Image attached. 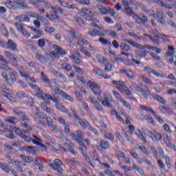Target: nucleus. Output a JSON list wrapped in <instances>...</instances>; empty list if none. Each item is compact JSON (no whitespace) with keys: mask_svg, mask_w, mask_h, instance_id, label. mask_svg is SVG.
Returning a JSON list of instances; mask_svg holds the SVG:
<instances>
[{"mask_svg":"<svg viewBox=\"0 0 176 176\" xmlns=\"http://www.w3.org/2000/svg\"><path fill=\"white\" fill-rule=\"evenodd\" d=\"M4 6L7 9H9V10H19L20 8L30 9L28 5L24 2V0H6L4 2Z\"/></svg>","mask_w":176,"mask_h":176,"instance_id":"1","label":"nucleus"},{"mask_svg":"<svg viewBox=\"0 0 176 176\" xmlns=\"http://www.w3.org/2000/svg\"><path fill=\"white\" fill-rule=\"evenodd\" d=\"M12 112L14 113V115H16L17 117L19 118L21 121V126L22 127H24L25 129H27V130H31V126L28 124V122H30V117L25 114V113L21 111L20 109L17 108L12 109Z\"/></svg>","mask_w":176,"mask_h":176,"instance_id":"2","label":"nucleus"},{"mask_svg":"<svg viewBox=\"0 0 176 176\" xmlns=\"http://www.w3.org/2000/svg\"><path fill=\"white\" fill-rule=\"evenodd\" d=\"M131 85L132 87L135 88V90H136V91H140V93H141L142 97H144L146 100L149 98V96H151V89H149V87H148V86L144 85L143 88H142L141 86H139L134 81H132L131 82Z\"/></svg>","mask_w":176,"mask_h":176,"instance_id":"3","label":"nucleus"},{"mask_svg":"<svg viewBox=\"0 0 176 176\" xmlns=\"http://www.w3.org/2000/svg\"><path fill=\"white\" fill-rule=\"evenodd\" d=\"M50 87L52 89V91H54L55 96H60V97H63V98H65V100H67V101H70V102H74V98L63 90L60 89L58 87L50 85Z\"/></svg>","mask_w":176,"mask_h":176,"instance_id":"4","label":"nucleus"},{"mask_svg":"<svg viewBox=\"0 0 176 176\" xmlns=\"http://www.w3.org/2000/svg\"><path fill=\"white\" fill-rule=\"evenodd\" d=\"M48 164L50 167L52 168V170L57 171V175H63V168H61V166L63 165V161L59 159H56L54 160V164L50 163Z\"/></svg>","mask_w":176,"mask_h":176,"instance_id":"5","label":"nucleus"},{"mask_svg":"<svg viewBox=\"0 0 176 176\" xmlns=\"http://www.w3.org/2000/svg\"><path fill=\"white\" fill-rule=\"evenodd\" d=\"M103 97H104V99L98 96V101H100L103 107H108V108H111L112 105L111 104V103H109V101H112V96L110 95L109 92H105L103 94Z\"/></svg>","mask_w":176,"mask_h":176,"instance_id":"6","label":"nucleus"},{"mask_svg":"<svg viewBox=\"0 0 176 176\" xmlns=\"http://www.w3.org/2000/svg\"><path fill=\"white\" fill-rule=\"evenodd\" d=\"M133 19L135 20L136 23H138L140 25H145V23L148 21V17L145 16L143 14L138 15L137 14H134L133 15Z\"/></svg>","mask_w":176,"mask_h":176,"instance_id":"7","label":"nucleus"},{"mask_svg":"<svg viewBox=\"0 0 176 176\" xmlns=\"http://www.w3.org/2000/svg\"><path fill=\"white\" fill-rule=\"evenodd\" d=\"M148 136L152 141H153V142H157V141H160V140H162V133L155 130L150 131L148 133Z\"/></svg>","mask_w":176,"mask_h":176,"instance_id":"8","label":"nucleus"},{"mask_svg":"<svg viewBox=\"0 0 176 176\" xmlns=\"http://www.w3.org/2000/svg\"><path fill=\"white\" fill-rule=\"evenodd\" d=\"M144 71L146 72V74H153V75H155L157 78H166V74H159V72H156V70H153L152 68L148 66H144Z\"/></svg>","mask_w":176,"mask_h":176,"instance_id":"9","label":"nucleus"},{"mask_svg":"<svg viewBox=\"0 0 176 176\" xmlns=\"http://www.w3.org/2000/svg\"><path fill=\"white\" fill-rule=\"evenodd\" d=\"M71 111L74 118H76V120H78L79 124H80V126H82L83 129H86V127H87V121H86V120H82V118H80V116H79V115H78L75 112V110H74L73 109H72Z\"/></svg>","mask_w":176,"mask_h":176,"instance_id":"10","label":"nucleus"},{"mask_svg":"<svg viewBox=\"0 0 176 176\" xmlns=\"http://www.w3.org/2000/svg\"><path fill=\"white\" fill-rule=\"evenodd\" d=\"M77 45L79 46H81L80 47V50L82 52V54H85V56H89V52L86 49H84L83 45H87V40H85L84 38H80L77 41Z\"/></svg>","mask_w":176,"mask_h":176,"instance_id":"11","label":"nucleus"},{"mask_svg":"<svg viewBox=\"0 0 176 176\" xmlns=\"http://www.w3.org/2000/svg\"><path fill=\"white\" fill-rule=\"evenodd\" d=\"M89 87L96 96H100L101 94V89L96 82L89 81Z\"/></svg>","mask_w":176,"mask_h":176,"instance_id":"12","label":"nucleus"},{"mask_svg":"<svg viewBox=\"0 0 176 176\" xmlns=\"http://www.w3.org/2000/svg\"><path fill=\"white\" fill-rule=\"evenodd\" d=\"M71 137L72 140L77 141L80 145L83 146V137L80 131H77V134L72 133Z\"/></svg>","mask_w":176,"mask_h":176,"instance_id":"13","label":"nucleus"},{"mask_svg":"<svg viewBox=\"0 0 176 176\" xmlns=\"http://www.w3.org/2000/svg\"><path fill=\"white\" fill-rule=\"evenodd\" d=\"M111 83L115 86V87H116L117 89L119 90V91H121L122 93H123V90H124V85H126V83L122 80H113L111 81Z\"/></svg>","mask_w":176,"mask_h":176,"instance_id":"14","label":"nucleus"},{"mask_svg":"<svg viewBox=\"0 0 176 176\" xmlns=\"http://www.w3.org/2000/svg\"><path fill=\"white\" fill-rule=\"evenodd\" d=\"M164 142L169 149L176 150L175 145L171 144V138L168 135L165 134L164 136Z\"/></svg>","mask_w":176,"mask_h":176,"instance_id":"15","label":"nucleus"},{"mask_svg":"<svg viewBox=\"0 0 176 176\" xmlns=\"http://www.w3.org/2000/svg\"><path fill=\"white\" fill-rule=\"evenodd\" d=\"M4 54L6 57H7V58H9V60H12V63L13 65H14V67L17 65V58H16V56H14V54H13V53L9 51H6Z\"/></svg>","mask_w":176,"mask_h":176,"instance_id":"16","label":"nucleus"},{"mask_svg":"<svg viewBox=\"0 0 176 176\" xmlns=\"http://www.w3.org/2000/svg\"><path fill=\"white\" fill-rule=\"evenodd\" d=\"M121 74H124L129 79H134L135 78V73L133 70H127L126 69H121L120 70Z\"/></svg>","mask_w":176,"mask_h":176,"instance_id":"17","label":"nucleus"},{"mask_svg":"<svg viewBox=\"0 0 176 176\" xmlns=\"http://www.w3.org/2000/svg\"><path fill=\"white\" fill-rule=\"evenodd\" d=\"M157 17L160 24H162V25L166 24V21L164 20V14L160 8L157 9Z\"/></svg>","mask_w":176,"mask_h":176,"instance_id":"18","label":"nucleus"},{"mask_svg":"<svg viewBox=\"0 0 176 176\" xmlns=\"http://www.w3.org/2000/svg\"><path fill=\"white\" fill-rule=\"evenodd\" d=\"M5 49H11V50H16L17 49V44L14 43L12 40H8V42L5 43Z\"/></svg>","mask_w":176,"mask_h":176,"instance_id":"19","label":"nucleus"},{"mask_svg":"<svg viewBox=\"0 0 176 176\" xmlns=\"http://www.w3.org/2000/svg\"><path fill=\"white\" fill-rule=\"evenodd\" d=\"M14 133L16 135H18L21 138H23L25 134H30V131L28 130H21L20 128H14Z\"/></svg>","mask_w":176,"mask_h":176,"instance_id":"20","label":"nucleus"},{"mask_svg":"<svg viewBox=\"0 0 176 176\" xmlns=\"http://www.w3.org/2000/svg\"><path fill=\"white\" fill-rule=\"evenodd\" d=\"M94 74H96V75H98V76H102L104 79H111V76L104 74L102 73V69H101L100 67L94 69Z\"/></svg>","mask_w":176,"mask_h":176,"instance_id":"21","label":"nucleus"},{"mask_svg":"<svg viewBox=\"0 0 176 176\" xmlns=\"http://www.w3.org/2000/svg\"><path fill=\"white\" fill-rule=\"evenodd\" d=\"M15 19L21 23H30V16H28L27 14L18 15Z\"/></svg>","mask_w":176,"mask_h":176,"instance_id":"22","label":"nucleus"},{"mask_svg":"<svg viewBox=\"0 0 176 176\" xmlns=\"http://www.w3.org/2000/svg\"><path fill=\"white\" fill-rule=\"evenodd\" d=\"M89 100L91 102V104L94 105L96 109L100 111L102 113H105V111H104V109H102V107L100 105V103H98V102H97V100L95 98H91Z\"/></svg>","mask_w":176,"mask_h":176,"instance_id":"23","label":"nucleus"},{"mask_svg":"<svg viewBox=\"0 0 176 176\" xmlns=\"http://www.w3.org/2000/svg\"><path fill=\"white\" fill-rule=\"evenodd\" d=\"M4 149H5L6 152H7V153H9L10 155H14V153H16V152H17L9 144H4Z\"/></svg>","mask_w":176,"mask_h":176,"instance_id":"24","label":"nucleus"},{"mask_svg":"<svg viewBox=\"0 0 176 176\" xmlns=\"http://www.w3.org/2000/svg\"><path fill=\"white\" fill-rule=\"evenodd\" d=\"M8 72L10 74L11 80H12V82H16V80H17L19 78V74H17V72L11 68L10 69V71H8Z\"/></svg>","mask_w":176,"mask_h":176,"instance_id":"25","label":"nucleus"},{"mask_svg":"<svg viewBox=\"0 0 176 176\" xmlns=\"http://www.w3.org/2000/svg\"><path fill=\"white\" fill-rule=\"evenodd\" d=\"M19 73L21 76L25 78V79H27V80H31L33 83H36L35 78L34 77L30 76V74L22 71H19Z\"/></svg>","mask_w":176,"mask_h":176,"instance_id":"26","label":"nucleus"},{"mask_svg":"<svg viewBox=\"0 0 176 176\" xmlns=\"http://www.w3.org/2000/svg\"><path fill=\"white\" fill-rule=\"evenodd\" d=\"M53 49L56 50V52L58 53V54H60V56H65V54H67V52L65 50H63L61 47L58 46V45H54Z\"/></svg>","mask_w":176,"mask_h":176,"instance_id":"27","label":"nucleus"},{"mask_svg":"<svg viewBox=\"0 0 176 176\" xmlns=\"http://www.w3.org/2000/svg\"><path fill=\"white\" fill-rule=\"evenodd\" d=\"M89 34L90 35H92V36H104V35H105L104 32L95 29H92L91 31H89Z\"/></svg>","mask_w":176,"mask_h":176,"instance_id":"28","label":"nucleus"},{"mask_svg":"<svg viewBox=\"0 0 176 176\" xmlns=\"http://www.w3.org/2000/svg\"><path fill=\"white\" fill-rule=\"evenodd\" d=\"M125 42H127L128 43H129V45H131V46H134V47H136V49H145L146 47V45L144 46L141 44H138L133 41H130V40H127V39H125L124 40Z\"/></svg>","mask_w":176,"mask_h":176,"instance_id":"29","label":"nucleus"},{"mask_svg":"<svg viewBox=\"0 0 176 176\" xmlns=\"http://www.w3.org/2000/svg\"><path fill=\"white\" fill-rule=\"evenodd\" d=\"M140 109L142 111H146V112H150L153 115V116L156 113L153 109H152L151 107L144 106V105H140Z\"/></svg>","mask_w":176,"mask_h":176,"instance_id":"30","label":"nucleus"},{"mask_svg":"<svg viewBox=\"0 0 176 176\" xmlns=\"http://www.w3.org/2000/svg\"><path fill=\"white\" fill-rule=\"evenodd\" d=\"M35 163V166H38V170L42 171L43 170V162L41 160L33 158V162Z\"/></svg>","mask_w":176,"mask_h":176,"instance_id":"31","label":"nucleus"},{"mask_svg":"<svg viewBox=\"0 0 176 176\" xmlns=\"http://www.w3.org/2000/svg\"><path fill=\"white\" fill-rule=\"evenodd\" d=\"M46 94H44L43 91L39 89L38 90L36 91L35 96L37 97V98H40V100H43L45 101V97H46Z\"/></svg>","mask_w":176,"mask_h":176,"instance_id":"32","label":"nucleus"},{"mask_svg":"<svg viewBox=\"0 0 176 176\" xmlns=\"http://www.w3.org/2000/svg\"><path fill=\"white\" fill-rule=\"evenodd\" d=\"M97 8L101 14H107L109 12V8L104 7L102 5H97Z\"/></svg>","mask_w":176,"mask_h":176,"instance_id":"33","label":"nucleus"},{"mask_svg":"<svg viewBox=\"0 0 176 176\" xmlns=\"http://www.w3.org/2000/svg\"><path fill=\"white\" fill-rule=\"evenodd\" d=\"M6 159L9 164H13V163H14L15 166H20V162H19V160H14L13 159H12V157L10 155H6Z\"/></svg>","mask_w":176,"mask_h":176,"instance_id":"34","label":"nucleus"},{"mask_svg":"<svg viewBox=\"0 0 176 176\" xmlns=\"http://www.w3.org/2000/svg\"><path fill=\"white\" fill-rule=\"evenodd\" d=\"M151 96L153 97V98H154V100L158 101V102H161V104H166V100H164V99L162 96L156 94H151Z\"/></svg>","mask_w":176,"mask_h":176,"instance_id":"35","label":"nucleus"},{"mask_svg":"<svg viewBox=\"0 0 176 176\" xmlns=\"http://www.w3.org/2000/svg\"><path fill=\"white\" fill-rule=\"evenodd\" d=\"M78 14L80 16H82L84 19H86L87 20V17H89V10L86 8H82Z\"/></svg>","mask_w":176,"mask_h":176,"instance_id":"36","label":"nucleus"},{"mask_svg":"<svg viewBox=\"0 0 176 176\" xmlns=\"http://www.w3.org/2000/svg\"><path fill=\"white\" fill-rule=\"evenodd\" d=\"M80 149H81L82 154L83 155L85 160L87 162H89V158L87 157V147L85 146V144H83L82 147H80Z\"/></svg>","mask_w":176,"mask_h":176,"instance_id":"37","label":"nucleus"},{"mask_svg":"<svg viewBox=\"0 0 176 176\" xmlns=\"http://www.w3.org/2000/svg\"><path fill=\"white\" fill-rule=\"evenodd\" d=\"M36 108V112L35 115L37 118H39V119H45L46 118V113H39V108L35 107Z\"/></svg>","mask_w":176,"mask_h":176,"instance_id":"38","label":"nucleus"},{"mask_svg":"<svg viewBox=\"0 0 176 176\" xmlns=\"http://www.w3.org/2000/svg\"><path fill=\"white\" fill-rule=\"evenodd\" d=\"M7 123H10V124H16L17 122V118L14 116H10L5 120Z\"/></svg>","mask_w":176,"mask_h":176,"instance_id":"39","label":"nucleus"},{"mask_svg":"<svg viewBox=\"0 0 176 176\" xmlns=\"http://www.w3.org/2000/svg\"><path fill=\"white\" fill-rule=\"evenodd\" d=\"M11 166H8L4 163L0 162V168L4 171V173H7V174H9V170H10Z\"/></svg>","mask_w":176,"mask_h":176,"instance_id":"40","label":"nucleus"},{"mask_svg":"<svg viewBox=\"0 0 176 176\" xmlns=\"http://www.w3.org/2000/svg\"><path fill=\"white\" fill-rule=\"evenodd\" d=\"M21 159L23 160V162H25L26 163H32L34 158H30V157L25 155H19Z\"/></svg>","mask_w":176,"mask_h":176,"instance_id":"41","label":"nucleus"},{"mask_svg":"<svg viewBox=\"0 0 176 176\" xmlns=\"http://www.w3.org/2000/svg\"><path fill=\"white\" fill-rule=\"evenodd\" d=\"M48 42L49 40L46 38H40L37 42V45L39 47H45V43Z\"/></svg>","mask_w":176,"mask_h":176,"instance_id":"42","label":"nucleus"},{"mask_svg":"<svg viewBox=\"0 0 176 176\" xmlns=\"http://www.w3.org/2000/svg\"><path fill=\"white\" fill-rule=\"evenodd\" d=\"M96 58H97L98 63H100V64H102V65L105 64L108 61V59L104 58V56H102L100 54L96 56Z\"/></svg>","mask_w":176,"mask_h":176,"instance_id":"43","label":"nucleus"},{"mask_svg":"<svg viewBox=\"0 0 176 176\" xmlns=\"http://www.w3.org/2000/svg\"><path fill=\"white\" fill-rule=\"evenodd\" d=\"M135 134L136 135H138V138H140V140H142V141H143V142L146 143V139L144 138V135H142V132H141L139 129H137L135 131Z\"/></svg>","mask_w":176,"mask_h":176,"instance_id":"44","label":"nucleus"},{"mask_svg":"<svg viewBox=\"0 0 176 176\" xmlns=\"http://www.w3.org/2000/svg\"><path fill=\"white\" fill-rule=\"evenodd\" d=\"M99 145L102 149H108L109 148V144L105 140H101Z\"/></svg>","mask_w":176,"mask_h":176,"instance_id":"45","label":"nucleus"},{"mask_svg":"<svg viewBox=\"0 0 176 176\" xmlns=\"http://www.w3.org/2000/svg\"><path fill=\"white\" fill-rule=\"evenodd\" d=\"M139 80H142L143 82H144V83H147L148 85H152V81L151 80H149V78H148V77H146L144 75L140 76Z\"/></svg>","mask_w":176,"mask_h":176,"instance_id":"46","label":"nucleus"},{"mask_svg":"<svg viewBox=\"0 0 176 176\" xmlns=\"http://www.w3.org/2000/svg\"><path fill=\"white\" fill-rule=\"evenodd\" d=\"M24 150L27 151L28 153H30L31 155H35V149L32 146H24Z\"/></svg>","mask_w":176,"mask_h":176,"instance_id":"47","label":"nucleus"},{"mask_svg":"<svg viewBox=\"0 0 176 176\" xmlns=\"http://www.w3.org/2000/svg\"><path fill=\"white\" fill-rule=\"evenodd\" d=\"M45 97L46 98H47V100H52V101H53V102H54L56 105L60 103V100H58V99H57V98L56 97H52L49 94H45Z\"/></svg>","mask_w":176,"mask_h":176,"instance_id":"48","label":"nucleus"},{"mask_svg":"<svg viewBox=\"0 0 176 176\" xmlns=\"http://www.w3.org/2000/svg\"><path fill=\"white\" fill-rule=\"evenodd\" d=\"M41 6H43L44 8H45V9H51V8L52 7L50 3L42 0H40V8Z\"/></svg>","mask_w":176,"mask_h":176,"instance_id":"49","label":"nucleus"},{"mask_svg":"<svg viewBox=\"0 0 176 176\" xmlns=\"http://www.w3.org/2000/svg\"><path fill=\"white\" fill-rule=\"evenodd\" d=\"M29 3L36 8H41V0H29Z\"/></svg>","mask_w":176,"mask_h":176,"instance_id":"50","label":"nucleus"},{"mask_svg":"<svg viewBox=\"0 0 176 176\" xmlns=\"http://www.w3.org/2000/svg\"><path fill=\"white\" fill-rule=\"evenodd\" d=\"M145 48L148 49V50H155L156 53H157L158 54H160V53H162V50L152 45H146Z\"/></svg>","mask_w":176,"mask_h":176,"instance_id":"51","label":"nucleus"},{"mask_svg":"<svg viewBox=\"0 0 176 176\" xmlns=\"http://www.w3.org/2000/svg\"><path fill=\"white\" fill-rule=\"evenodd\" d=\"M61 67L64 71L69 72L72 69V67L69 63H65L61 65Z\"/></svg>","mask_w":176,"mask_h":176,"instance_id":"52","label":"nucleus"},{"mask_svg":"<svg viewBox=\"0 0 176 176\" xmlns=\"http://www.w3.org/2000/svg\"><path fill=\"white\" fill-rule=\"evenodd\" d=\"M33 139H32V142L35 145H41V138H38V136L35 135H32Z\"/></svg>","mask_w":176,"mask_h":176,"instance_id":"53","label":"nucleus"},{"mask_svg":"<svg viewBox=\"0 0 176 176\" xmlns=\"http://www.w3.org/2000/svg\"><path fill=\"white\" fill-rule=\"evenodd\" d=\"M120 102H122V105L125 107V108H127V109H129V111H131V104L129 103L126 100L122 98Z\"/></svg>","mask_w":176,"mask_h":176,"instance_id":"54","label":"nucleus"},{"mask_svg":"<svg viewBox=\"0 0 176 176\" xmlns=\"http://www.w3.org/2000/svg\"><path fill=\"white\" fill-rule=\"evenodd\" d=\"M126 89L125 87H124L123 91H124V93L126 94L128 98H130V100H132L133 101H136L135 98H134L131 96V91H130V90H129V89Z\"/></svg>","mask_w":176,"mask_h":176,"instance_id":"55","label":"nucleus"},{"mask_svg":"<svg viewBox=\"0 0 176 176\" xmlns=\"http://www.w3.org/2000/svg\"><path fill=\"white\" fill-rule=\"evenodd\" d=\"M15 27L16 28L17 30L19 32H23L25 29L24 28V25L19 23H14Z\"/></svg>","mask_w":176,"mask_h":176,"instance_id":"56","label":"nucleus"},{"mask_svg":"<svg viewBox=\"0 0 176 176\" xmlns=\"http://www.w3.org/2000/svg\"><path fill=\"white\" fill-rule=\"evenodd\" d=\"M41 78L43 82H45V83H47V85L50 83V80L49 79V78H47L46 75H45V74H43V72H41Z\"/></svg>","mask_w":176,"mask_h":176,"instance_id":"57","label":"nucleus"},{"mask_svg":"<svg viewBox=\"0 0 176 176\" xmlns=\"http://www.w3.org/2000/svg\"><path fill=\"white\" fill-rule=\"evenodd\" d=\"M148 3H157L160 6H164V3L162 1L158 0H146Z\"/></svg>","mask_w":176,"mask_h":176,"instance_id":"58","label":"nucleus"},{"mask_svg":"<svg viewBox=\"0 0 176 176\" xmlns=\"http://www.w3.org/2000/svg\"><path fill=\"white\" fill-rule=\"evenodd\" d=\"M104 64H105V65H104V71L106 72H111V71L112 69V65L110 64L109 63H108V60Z\"/></svg>","mask_w":176,"mask_h":176,"instance_id":"59","label":"nucleus"},{"mask_svg":"<svg viewBox=\"0 0 176 176\" xmlns=\"http://www.w3.org/2000/svg\"><path fill=\"white\" fill-rule=\"evenodd\" d=\"M113 94L116 97V98L118 100V101H121L123 98H122V96H120V94L116 90L113 91Z\"/></svg>","mask_w":176,"mask_h":176,"instance_id":"60","label":"nucleus"},{"mask_svg":"<svg viewBox=\"0 0 176 176\" xmlns=\"http://www.w3.org/2000/svg\"><path fill=\"white\" fill-rule=\"evenodd\" d=\"M1 76H2L3 80H5L6 82L10 83V78H9V77L8 76V74L5 73V72H1Z\"/></svg>","mask_w":176,"mask_h":176,"instance_id":"61","label":"nucleus"},{"mask_svg":"<svg viewBox=\"0 0 176 176\" xmlns=\"http://www.w3.org/2000/svg\"><path fill=\"white\" fill-rule=\"evenodd\" d=\"M160 111L162 113H164V115H168V108L165 106H161L160 107Z\"/></svg>","mask_w":176,"mask_h":176,"instance_id":"62","label":"nucleus"},{"mask_svg":"<svg viewBox=\"0 0 176 176\" xmlns=\"http://www.w3.org/2000/svg\"><path fill=\"white\" fill-rule=\"evenodd\" d=\"M122 50H125L126 52L130 50V45L126 44V43H122L120 45Z\"/></svg>","mask_w":176,"mask_h":176,"instance_id":"63","label":"nucleus"},{"mask_svg":"<svg viewBox=\"0 0 176 176\" xmlns=\"http://www.w3.org/2000/svg\"><path fill=\"white\" fill-rule=\"evenodd\" d=\"M70 58H72V60H73V61H74V63H75V64H80V59L79 58H78L76 56L72 55V56H70Z\"/></svg>","mask_w":176,"mask_h":176,"instance_id":"64","label":"nucleus"}]
</instances>
